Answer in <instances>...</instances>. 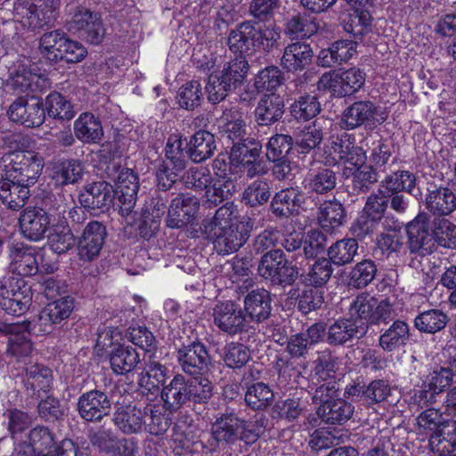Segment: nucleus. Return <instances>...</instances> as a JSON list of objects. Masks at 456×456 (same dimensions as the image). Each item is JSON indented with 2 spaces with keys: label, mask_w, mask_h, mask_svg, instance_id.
Masks as SVG:
<instances>
[{
  "label": "nucleus",
  "mask_w": 456,
  "mask_h": 456,
  "mask_svg": "<svg viewBox=\"0 0 456 456\" xmlns=\"http://www.w3.org/2000/svg\"><path fill=\"white\" fill-rule=\"evenodd\" d=\"M314 52L309 44L296 42L288 45L283 52L281 63L288 72L305 69L313 61Z\"/></svg>",
  "instance_id": "79ce46f5"
},
{
  "label": "nucleus",
  "mask_w": 456,
  "mask_h": 456,
  "mask_svg": "<svg viewBox=\"0 0 456 456\" xmlns=\"http://www.w3.org/2000/svg\"><path fill=\"white\" fill-rule=\"evenodd\" d=\"M407 245L411 253L421 256L431 255L436 250V244L456 249V224L445 218H434L419 213L406 226Z\"/></svg>",
  "instance_id": "f257e3e1"
},
{
  "label": "nucleus",
  "mask_w": 456,
  "mask_h": 456,
  "mask_svg": "<svg viewBox=\"0 0 456 456\" xmlns=\"http://www.w3.org/2000/svg\"><path fill=\"white\" fill-rule=\"evenodd\" d=\"M32 298L31 287L23 279H12L1 289L0 306L6 314L20 317L28 311Z\"/></svg>",
  "instance_id": "4468645a"
},
{
  "label": "nucleus",
  "mask_w": 456,
  "mask_h": 456,
  "mask_svg": "<svg viewBox=\"0 0 456 456\" xmlns=\"http://www.w3.org/2000/svg\"><path fill=\"white\" fill-rule=\"evenodd\" d=\"M191 160L200 163L209 159L216 149L215 136L212 133L200 129L188 141Z\"/></svg>",
  "instance_id": "6e6d98bb"
},
{
  "label": "nucleus",
  "mask_w": 456,
  "mask_h": 456,
  "mask_svg": "<svg viewBox=\"0 0 456 456\" xmlns=\"http://www.w3.org/2000/svg\"><path fill=\"white\" fill-rule=\"evenodd\" d=\"M244 312L250 322L261 323L266 321L273 310V297L269 290L256 289L250 290L244 297Z\"/></svg>",
  "instance_id": "c9c22d12"
},
{
  "label": "nucleus",
  "mask_w": 456,
  "mask_h": 456,
  "mask_svg": "<svg viewBox=\"0 0 456 456\" xmlns=\"http://www.w3.org/2000/svg\"><path fill=\"white\" fill-rule=\"evenodd\" d=\"M68 40V36L61 30L56 29L45 33L39 41L41 53L50 61H61V52Z\"/></svg>",
  "instance_id": "0e129e2a"
},
{
  "label": "nucleus",
  "mask_w": 456,
  "mask_h": 456,
  "mask_svg": "<svg viewBox=\"0 0 456 456\" xmlns=\"http://www.w3.org/2000/svg\"><path fill=\"white\" fill-rule=\"evenodd\" d=\"M377 113L376 104L370 100L355 101L342 112L339 126L346 130H354L370 125Z\"/></svg>",
  "instance_id": "7c9ffc66"
},
{
  "label": "nucleus",
  "mask_w": 456,
  "mask_h": 456,
  "mask_svg": "<svg viewBox=\"0 0 456 456\" xmlns=\"http://www.w3.org/2000/svg\"><path fill=\"white\" fill-rule=\"evenodd\" d=\"M113 174L109 176L114 181L117 208L123 216H128L134 208L139 190V177L134 169L114 165Z\"/></svg>",
  "instance_id": "f8f14e48"
},
{
  "label": "nucleus",
  "mask_w": 456,
  "mask_h": 456,
  "mask_svg": "<svg viewBox=\"0 0 456 456\" xmlns=\"http://www.w3.org/2000/svg\"><path fill=\"white\" fill-rule=\"evenodd\" d=\"M200 208V200L189 193H180L175 197L167 210V227L179 229L192 224Z\"/></svg>",
  "instance_id": "4be33fe9"
},
{
  "label": "nucleus",
  "mask_w": 456,
  "mask_h": 456,
  "mask_svg": "<svg viewBox=\"0 0 456 456\" xmlns=\"http://www.w3.org/2000/svg\"><path fill=\"white\" fill-rule=\"evenodd\" d=\"M75 308L72 296L58 295L40 310L37 316L26 322V331L32 336H45L53 333L64 321H67Z\"/></svg>",
  "instance_id": "20e7f679"
},
{
  "label": "nucleus",
  "mask_w": 456,
  "mask_h": 456,
  "mask_svg": "<svg viewBox=\"0 0 456 456\" xmlns=\"http://www.w3.org/2000/svg\"><path fill=\"white\" fill-rule=\"evenodd\" d=\"M322 110L316 95L304 94L297 97L289 106L290 115L297 122H306L315 118Z\"/></svg>",
  "instance_id": "052dcab7"
},
{
  "label": "nucleus",
  "mask_w": 456,
  "mask_h": 456,
  "mask_svg": "<svg viewBox=\"0 0 456 456\" xmlns=\"http://www.w3.org/2000/svg\"><path fill=\"white\" fill-rule=\"evenodd\" d=\"M383 228L385 231L377 235L373 248V256L379 259L388 258L403 246V237L400 234L402 224L398 219L394 216L386 218Z\"/></svg>",
  "instance_id": "c756f323"
},
{
  "label": "nucleus",
  "mask_w": 456,
  "mask_h": 456,
  "mask_svg": "<svg viewBox=\"0 0 456 456\" xmlns=\"http://www.w3.org/2000/svg\"><path fill=\"white\" fill-rule=\"evenodd\" d=\"M50 183L55 188L74 184L82 179L83 166L80 160L61 158L53 160L46 167Z\"/></svg>",
  "instance_id": "c85d7f7f"
},
{
  "label": "nucleus",
  "mask_w": 456,
  "mask_h": 456,
  "mask_svg": "<svg viewBox=\"0 0 456 456\" xmlns=\"http://www.w3.org/2000/svg\"><path fill=\"white\" fill-rule=\"evenodd\" d=\"M145 426L143 430L152 436H162L170 428L173 420V414L164 408V404L148 403L143 408Z\"/></svg>",
  "instance_id": "09e8293b"
},
{
  "label": "nucleus",
  "mask_w": 456,
  "mask_h": 456,
  "mask_svg": "<svg viewBox=\"0 0 456 456\" xmlns=\"http://www.w3.org/2000/svg\"><path fill=\"white\" fill-rule=\"evenodd\" d=\"M159 395L166 411L180 412L183 405L189 404L187 379L183 374L176 373L168 384L163 386Z\"/></svg>",
  "instance_id": "e433bc0d"
},
{
  "label": "nucleus",
  "mask_w": 456,
  "mask_h": 456,
  "mask_svg": "<svg viewBox=\"0 0 456 456\" xmlns=\"http://www.w3.org/2000/svg\"><path fill=\"white\" fill-rule=\"evenodd\" d=\"M241 419L234 413H225L212 425L211 434L216 442H230L239 434Z\"/></svg>",
  "instance_id": "338daca9"
},
{
  "label": "nucleus",
  "mask_w": 456,
  "mask_h": 456,
  "mask_svg": "<svg viewBox=\"0 0 456 456\" xmlns=\"http://www.w3.org/2000/svg\"><path fill=\"white\" fill-rule=\"evenodd\" d=\"M205 237L213 241L215 247L224 255H228L237 251L248 240L249 235L244 226L232 224L227 228L217 227L211 228L206 225Z\"/></svg>",
  "instance_id": "393cba45"
},
{
  "label": "nucleus",
  "mask_w": 456,
  "mask_h": 456,
  "mask_svg": "<svg viewBox=\"0 0 456 456\" xmlns=\"http://www.w3.org/2000/svg\"><path fill=\"white\" fill-rule=\"evenodd\" d=\"M338 172L327 167V164L309 169L304 181V188L310 194L328 195L338 183Z\"/></svg>",
  "instance_id": "f704fd0d"
},
{
  "label": "nucleus",
  "mask_w": 456,
  "mask_h": 456,
  "mask_svg": "<svg viewBox=\"0 0 456 456\" xmlns=\"http://www.w3.org/2000/svg\"><path fill=\"white\" fill-rule=\"evenodd\" d=\"M320 28L316 17L305 12L292 15L284 24V34L290 40L306 39L315 35Z\"/></svg>",
  "instance_id": "a18cd8bd"
},
{
  "label": "nucleus",
  "mask_w": 456,
  "mask_h": 456,
  "mask_svg": "<svg viewBox=\"0 0 456 456\" xmlns=\"http://www.w3.org/2000/svg\"><path fill=\"white\" fill-rule=\"evenodd\" d=\"M387 200L379 193H370L362 209L352 223L349 232L358 240L372 236L380 226H383L387 216Z\"/></svg>",
  "instance_id": "0eeeda50"
},
{
  "label": "nucleus",
  "mask_w": 456,
  "mask_h": 456,
  "mask_svg": "<svg viewBox=\"0 0 456 456\" xmlns=\"http://www.w3.org/2000/svg\"><path fill=\"white\" fill-rule=\"evenodd\" d=\"M248 69L246 57L235 56L224 63L222 70L211 72L205 87L208 102L216 104L224 100L230 91L242 85Z\"/></svg>",
  "instance_id": "7ed1b4c3"
},
{
  "label": "nucleus",
  "mask_w": 456,
  "mask_h": 456,
  "mask_svg": "<svg viewBox=\"0 0 456 456\" xmlns=\"http://www.w3.org/2000/svg\"><path fill=\"white\" fill-rule=\"evenodd\" d=\"M284 99L278 94H264L255 109V119L258 126H271L284 114Z\"/></svg>",
  "instance_id": "a19ab883"
},
{
  "label": "nucleus",
  "mask_w": 456,
  "mask_h": 456,
  "mask_svg": "<svg viewBox=\"0 0 456 456\" xmlns=\"http://www.w3.org/2000/svg\"><path fill=\"white\" fill-rule=\"evenodd\" d=\"M330 345H345L354 338H361L365 333L361 325H357L350 317L340 318L332 323L327 331Z\"/></svg>",
  "instance_id": "8fccbe9b"
},
{
  "label": "nucleus",
  "mask_w": 456,
  "mask_h": 456,
  "mask_svg": "<svg viewBox=\"0 0 456 456\" xmlns=\"http://www.w3.org/2000/svg\"><path fill=\"white\" fill-rule=\"evenodd\" d=\"M30 196L28 183L21 184L7 177L0 180V202L7 208L21 209Z\"/></svg>",
  "instance_id": "c03bdc74"
},
{
  "label": "nucleus",
  "mask_w": 456,
  "mask_h": 456,
  "mask_svg": "<svg viewBox=\"0 0 456 456\" xmlns=\"http://www.w3.org/2000/svg\"><path fill=\"white\" fill-rule=\"evenodd\" d=\"M424 204L429 216L432 215L434 218H444L456 210V192L449 183L428 181Z\"/></svg>",
  "instance_id": "f3484780"
},
{
  "label": "nucleus",
  "mask_w": 456,
  "mask_h": 456,
  "mask_svg": "<svg viewBox=\"0 0 456 456\" xmlns=\"http://www.w3.org/2000/svg\"><path fill=\"white\" fill-rule=\"evenodd\" d=\"M417 424L419 433L428 436L431 452H444L446 448V445H444V443L452 447L456 444V432L453 434L450 431L444 432V421L439 410L435 408L424 410L417 417Z\"/></svg>",
  "instance_id": "9b49d317"
},
{
  "label": "nucleus",
  "mask_w": 456,
  "mask_h": 456,
  "mask_svg": "<svg viewBox=\"0 0 456 456\" xmlns=\"http://www.w3.org/2000/svg\"><path fill=\"white\" fill-rule=\"evenodd\" d=\"M78 415L86 422H100L111 410V402L108 395L101 390L93 389L83 393L77 400Z\"/></svg>",
  "instance_id": "b1692460"
},
{
  "label": "nucleus",
  "mask_w": 456,
  "mask_h": 456,
  "mask_svg": "<svg viewBox=\"0 0 456 456\" xmlns=\"http://www.w3.org/2000/svg\"><path fill=\"white\" fill-rule=\"evenodd\" d=\"M257 272L273 286L286 288L299 278V268L289 261L281 249H271L261 256Z\"/></svg>",
  "instance_id": "39448f33"
},
{
  "label": "nucleus",
  "mask_w": 456,
  "mask_h": 456,
  "mask_svg": "<svg viewBox=\"0 0 456 456\" xmlns=\"http://www.w3.org/2000/svg\"><path fill=\"white\" fill-rule=\"evenodd\" d=\"M410 330V326L405 321L395 320L389 327L380 330L379 346L386 353L399 351L409 343Z\"/></svg>",
  "instance_id": "ea45409f"
},
{
  "label": "nucleus",
  "mask_w": 456,
  "mask_h": 456,
  "mask_svg": "<svg viewBox=\"0 0 456 456\" xmlns=\"http://www.w3.org/2000/svg\"><path fill=\"white\" fill-rule=\"evenodd\" d=\"M213 317L215 325L230 336L255 334L256 329L250 325L241 307L234 301L218 303L214 308Z\"/></svg>",
  "instance_id": "ddd939ff"
},
{
  "label": "nucleus",
  "mask_w": 456,
  "mask_h": 456,
  "mask_svg": "<svg viewBox=\"0 0 456 456\" xmlns=\"http://www.w3.org/2000/svg\"><path fill=\"white\" fill-rule=\"evenodd\" d=\"M197 427L191 414L188 411L178 412L174 423L173 434L169 442L172 452L176 456H190L197 451Z\"/></svg>",
  "instance_id": "dca6fc26"
},
{
  "label": "nucleus",
  "mask_w": 456,
  "mask_h": 456,
  "mask_svg": "<svg viewBox=\"0 0 456 456\" xmlns=\"http://www.w3.org/2000/svg\"><path fill=\"white\" fill-rule=\"evenodd\" d=\"M48 245L54 253L65 254L77 245V238L66 222H59L48 235Z\"/></svg>",
  "instance_id": "e2e57ef3"
},
{
  "label": "nucleus",
  "mask_w": 456,
  "mask_h": 456,
  "mask_svg": "<svg viewBox=\"0 0 456 456\" xmlns=\"http://www.w3.org/2000/svg\"><path fill=\"white\" fill-rule=\"evenodd\" d=\"M317 218L320 226L326 232L331 233L344 224L346 212L338 200H328L320 206Z\"/></svg>",
  "instance_id": "603ef678"
},
{
  "label": "nucleus",
  "mask_w": 456,
  "mask_h": 456,
  "mask_svg": "<svg viewBox=\"0 0 456 456\" xmlns=\"http://www.w3.org/2000/svg\"><path fill=\"white\" fill-rule=\"evenodd\" d=\"M333 273L332 264L326 257H320L308 264L307 269L299 273V278L305 286L323 289Z\"/></svg>",
  "instance_id": "3c124183"
},
{
  "label": "nucleus",
  "mask_w": 456,
  "mask_h": 456,
  "mask_svg": "<svg viewBox=\"0 0 456 456\" xmlns=\"http://www.w3.org/2000/svg\"><path fill=\"white\" fill-rule=\"evenodd\" d=\"M266 158L273 163V173L278 180H284L291 171L290 163L295 158L293 138L289 134H275L270 137L265 146Z\"/></svg>",
  "instance_id": "2eb2a0df"
},
{
  "label": "nucleus",
  "mask_w": 456,
  "mask_h": 456,
  "mask_svg": "<svg viewBox=\"0 0 456 456\" xmlns=\"http://www.w3.org/2000/svg\"><path fill=\"white\" fill-rule=\"evenodd\" d=\"M74 134L84 143H99L103 136L102 122L93 113L83 112L74 122Z\"/></svg>",
  "instance_id": "de8ad7c7"
},
{
  "label": "nucleus",
  "mask_w": 456,
  "mask_h": 456,
  "mask_svg": "<svg viewBox=\"0 0 456 456\" xmlns=\"http://www.w3.org/2000/svg\"><path fill=\"white\" fill-rule=\"evenodd\" d=\"M252 54L271 51L281 37V28L273 22L265 24L256 20L242 21Z\"/></svg>",
  "instance_id": "5701e85b"
},
{
  "label": "nucleus",
  "mask_w": 456,
  "mask_h": 456,
  "mask_svg": "<svg viewBox=\"0 0 456 456\" xmlns=\"http://www.w3.org/2000/svg\"><path fill=\"white\" fill-rule=\"evenodd\" d=\"M45 113L50 118L60 120H71L75 116L74 107L61 93L51 92L45 98L44 105Z\"/></svg>",
  "instance_id": "774afa93"
},
{
  "label": "nucleus",
  "mask_w": 456,
  "mask_h": 456,
  "mask_svg": "<svg viewBox=\"0 0 456 456\" xmlns=\"http://www.w3.org/2000/svg\"><path fill=\"white\" fill-rule=\"evenodd\" d=\"M354 412V406L344 398H330L317 409L322 420L330 425H343Z\"/></svg>",
  "instance_id": "37998d69"
},
{
  "label": "nucleus",
  "mask_w": 456,
  "mask_h": 456,
  "mask_svg": "<svg viewBox=\"0 0 456 456\" xmlns=\"http://www.w3.org/2000/svg\"><path fill=\"white\" fill-rule=\"evenodd\" d=\"M324 154L325 163L329 165L335 166L343 163L358 167L366 161V154L362 147L356 144L354 134L347 132L332 135Z\"/></svg>",
  "instance_id": "9d476101"
},
{
  "label": "nucleus",
  "mask_w": 456,
  "mask_h": 456,
  "mask_svg": "<svg viewBox=\"0 0 456 456\" xmlns=\"http://www.w3.org/2000/svg\"><path fill=\"white\" fill-rule=\"evenodd\" d=\"M110 368L117 376H125L135 370L140 362V354L131 345L116 342L106 355Z\"/></svg>",
  "instance_id": "473e14b6"
},
{
  "label": "nucleus",
  "mask_w": 456,
  "mask_h": 456,
  "mask_svg": "<svg viewBox=\"0 0 456 456\" xmlns=\"http://www.w3.org/2000/svg\"><path fill=\"white\" fill-rule=\"evenodd\" d=\"M357 42L340 39L333 42L328 48H323L317 56L318 65L331 68L347 62L355 53Z\"/></svg>",
  "instance_id": "4c0bfd02"
},
{
  "label": "nucleus",
  "mask_w": 456,
  "mask_h": 456,
  "mask_svg": "<svg viewBox=\"0 0 456 456\" xmlns=\"http://www.w3.org/2000/svg\"><path fill=\"white\" fill-rule=\"evenodd\" d=\"M40 250L23 242L13 243L9 252L10 265L12 272L21 277H29L38 273V256Z\"/></svg>",
  "instance_id": "bb28decb"
},
{
  "label": "nucleus",
  "mask_w": 456,
  "mask_h": 456,
  "mask_svg": "<svg viewBox=\"0 0 456 456\" xmlns=\"http://www.w3.org/2000/svg\"><path fill=\"white\" fill-rule=\"evenodd\" d=\"M365 77V72L355 67L342 72H325L317 82V89L329 93L330 97L342 98L358 92L363 86Z\"/></svg>",
  "instance_id": "1a4fd4ad"
},
{
  "label": "nucleus",
  "mask_w": 456,
  "mask_h": 456,
  "mask_svg": "<svg viewBox=\"0 0 456 456\" xmlns=\"http://www.w3.org/2000/svg\"><path fill=\"white\" fill-rule=\"evenodd\" d=\"M157 206L152 210L148 208L142 209L140 217L136 221L138 234L144 240H150L159 229L161 216L164 215L167 206L162 203L160 208L159 202Z\"/></svg>",
  "instance_id": "bf43d9fd"
},
{
  "label": "nucleus",
  "mask_w": 456,
  "mask_h": 456,
  "mask_svg": "<svg viewBox=\"0 0 456 456\" xmlns=\"http://www.w3.org/2000/svg\"><path fill=\"white\" fill-rule=\"evenodd\" d=\"M28 441L36 456H49L59 444L55 432L43 425H37L29 430Z\"/></svg>",
  "instance_id": "864d4df0"
},
{
  "label": "nucleus",
  "mask_w": 456,
  "mask_h": 456,
  "mask_svg": "<svg viewBox=\"0 0 456 456\" xmlns=\"http://www.w3.org/2000/svg\"><path fill=\"white\" fill-rule=\"evenodd\" d=\"M392 305L388 299L379 301L369 293L358 295L349 307V317L362 327L366 334L370 325L387 324L391 321Z\"/></svg>",
  "instance_id": "423d86ee"
},
{
  "label": "nucleus",
  "mask_w": 456,
  "mask_h": 456,
  "mask_svg": "<svg viewBox=\"0 0 456 456\" xmlns=\"http://www.w3.org/2000/svg\"><path fill=\"white\" fill-rule=\"evenodd\" d=\"M107 237L106 226L99 221H90L77 238V254L83 262H93L101 254Z\"/></svg>",
  "instance_id": "aec40b11"
},
{
  "label": "nucleus",
  "mask_w": 456,
  "mask_h": 456,
  "mask_svg": "<svg viewBox=\"0 0 456 456\" xmlns=\"http://www.w3.org/2000/svg\"><path fill=\"white\" fill-rule=\"evenodd\" d=\"M86 43L100 45L106 34L101 13L86 8L77 9L69 22V28Z\"/></svg>",
  "instance_id": "a211bd4d"
},
{
  "label": "nucleus",
  "mask_w": 456,
  "mask_h": 456,
  "mask_svg": "<svg viewBox=\"0 0 456 456\" xmlns=\"http://www.w3.org/2000/svg\"><path fill=\"white\" fill-rule=\"evenodd\" d=\"M322 139L323 134L322 129L317 128L315 126H307L293 139L292 153L294 157L303 160L307 154H310L315 150L322 142Z\"/></svg>",
  "instance_id": "13d9d810"
},
{
  "label": "nucleus",
  "mask_w": 456,
  "mask_h": 456,
  "mask_svg": "<svg viewBox=\"0 0 456 456\" xmlns=\"http://www.w3.org/2000/svg\"><path fill=\"white\" fill-rule=\"evenodd\" d=\"M39 76L25 63L18 61L10 69L9 84L12 88L19 93L28 91L34 92L37 86L36 80Z\"/></svg>",
  "instance_id": "680f3d73"
},
{
  "label": "nucleus",
  "mask_w": 456,
  "mask_h": 456,
  "mask_svg": "<svg viewBox=\"0 0 456 456\" xmlns=\"http://www.w3.org/2000/svg\"><path fill=\"white\" fill-rule=\"evenodd\" d=\"M448 321V315L443 310L431 308L419 312L413 320V325L420 333L433 335L443 330Z\"/></svg>",
  "instance_id": "4d7b16f0"
},
{
  "label": "nucleus",
  "mask_w": 456,
  "mask_h": 456,
  "mask_svg": "<svg viewBox=\"0 0 456 456\" xmlns=\"http://www.w3.org/2000/svg\"><path fill=\"white\" fill-rule=\"evenodd\" d=\"M175 358L181 370L192 378L208 375L213 365L208 346L198 338H188L176 346Z\"/></svg>",
  "instance_id": "6e6552de"
},
{
  "label": "nucleus",
  "mask_w": 456,
  "mask_h": 456,
  "mask_svg": "<svg viewBox=\"0 0 456 456\" xmlns=\"http://www.w3.org/2000/svg\"><path fill=\"white\" fill-rule=\"evenodd\" d=\"M165 158L162 161L169 164L175 171H183L191 160L187 138L181 133L168 135L164 147Z\"/></svg>",
  "instance_id": "58836bf2"
},
{
  "label": "nucleus",
  "mask_w": 456,
  "mask_h": 456,
  "mask_svg": "<svg viewBox=\"0 0 456 456\" xmlns=\"http://www.w3.org/2000/svg\"><path fill=\"white\" fill-rule=\"evenodd\" d=\"M9 118L26 127H37L45 119V110L42 99L18 97L8 109Z\"/></svg>",
  "instance_id": "412c9836"
},
{
  "label": "nucleus",
  "mask_w": 456,
  "mask_h": 456,
  "mask_svg": "<svg viewBox=\"0 0 456 456\" xmlns=\"http://www.w3.org/2000/svg\"><path fill=\"white\" fill-rule=\"evenodd\" d=\"M168 369L156 359V353L144 359L143 367L138 376V385L142 394L156 397L165 386Z\"/></svg>",
  "instance_id": "a878e982"
},
{
  "label": "nucleus",
  "mask_w": 456,
  "mask_h": 456,
  "mask_svg": "<svg viewBox=\"0 0 456 456\" xmlns=\"http://www.w3.org/2000/svg\"><path fill=\"white\" fill-rule=\"evenodd\" d=\"M386 192H408L416 199L421 198L419 188H416V176L409 170H397L387 175L379 183V187Z\"/></svg>",
  "instance_id": "49530a36"
},
{
  "label": "nucleus",
  "mask_w": 456,
  "mask_h": 456,
  "mask_svg": "<svg viewBox=\"0 0 456 456\" xmlns=\"http://www.w3.org/2000/svg\"><path fill=\"white\" fill-rule=\"evenodd\" d=\"M219 128L222 140L231 147L232 166L246 168L247 176L250 178L265 173L260 160L262 143L253 137H245L246 122L240 116L227 119Z\"/></svg>",
  "instance_id": "f03ea898"
},
{
  "label": "nucleus",
  "mask_w": 456,
  "mask_h": 456,
  "mask_svg": "<svg viewBox=\"0 0 456 456\" xmlns=\"http://www.w3.org/2000/svg\"><path fill=\"white\" fill-rule=\"evenodd\" d=\"M113 423L123 434H138L145 426L143 410L132 403H118L113 414Z\"/></svg>",
  "instance_id": "2f4dec72"
},
{
  "label": "nucleus",
  "mask_w": 456,
  "mask_h": 456,
  "mask_svg": "<svg viewBox=\"0 0 456 456\" xmlns=\"http://www.w3.org/2000/svg\"><path fill=\"white\" fill-rule=\"evenodd\" d=\"M358 248V240L354 237L338 240L328 248L327 259L338 266L346 265L352 262Z\"/></svg>",
  "instance_id": "69168bd1"
},
{
  "label": "nucleus",
  "mask_w": 456,
  "mask_h": 456,
  "mask_svg": "<svg viewBox=\"0 0 456 456\" xmlns=\"http://www.w3.org/2000/svg\"><path fill=\"white\" fill-rule=\"evenodd\" d=\"M304 202V193L293 187L284 188L275 192L270 211L276 218H289L299 214Z\"/></svg>",
  "instance_id": "72a5a7b5"
},
{
  "label": "nucleus",
  "mask_w": 456,
  "mask_h": 456,
  "mask_svg": "<svg viewBox=\"0 0 456 456\" xmlns=\"http://www.w3.org/2000/svg\"><path fill=\"white\" fill-rule=\"evenodd\" d=\"M80 205L93 215L107 212L110 207L117 206L114 187L106 181L88 183L78 195Z\"/></svg>",
  "instance_id": "6ab92c4d"
},
{
  "label": "nucleus",
  "mask_w": 456,
  "mask_h": 456,
  "mask_svg": "<svg viewBox=\"0 0 456 456\" xmlns=\"http://www.w3.org/2000/svg\"><path fill=\"white\" fill-rule=\"evenodd\" d=\"M50 215L42 208H26L19 218L22 235L31 240L39 241L45 238L50 227Z\"/></svg>",
  "instance_id": "cd10ccee"
},
{
  "label": "nucleus",
  "mask_w": 456,
  "mask_h": 456,
  "mask_svg": "<svg viewBox=\"0 0 456 456\" xmlns=\"http://www.w3.org/2000/svg\"><path fill=\"white\" fill-rule=\"evenodd\" d=\"M221 360L225 368L239 373L251 360V351L243 343L232 341L224 346Z\"/></svg>",
  "instance_id": "5fc2aeb1"
}]
</instances>
